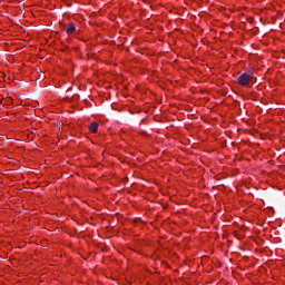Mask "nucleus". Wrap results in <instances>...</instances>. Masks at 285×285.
I'll list each match as a JSON object with an SVG mask.
<instances>
[{"mask_svg":"<svg viewBox=\"0 0 285 285\" xmlns=\"http://www.w3.org/2000/svg\"><path fill=\"white\" fill-rule=\"evenodd\" d=\"M250 79H253V77L249 73L244 72L237 78V81L239 86H248Z\"/></svg>","mask_w":285,"mask_h":285,"instance_id":"f257e3e1","label":"nucleus"},{"mask_svg":"<svg viewBox=\"0 0 285 285\" xmlns=\"http://www.w3.org/2000/svg\"><path fill=\"white\" fill-rule=\"evenodd\" d=\"M89 130H90V132H97V130H99V124L91 122Z\"/></svg>","mask_w":285,"mask_h":285,"instance_id":"f03ea898","label":"nucleus"},{"mask_svg":"<svg viewBox=\"0 0 285 285\" xmlns=\"http://www.w3.org/2000/svg\"><path fill=\"white\" fill-rule=\"evenodd\" d=\"M67 35H72V24L67 28Z\"/></svg>","mask_w":285,"mask_h":285,"instance_id":"7ed1b4c3","label":"nucleus"},{"mask_svg":"<svg viewBox=\"0 0 285 285\" xmlns=\"http://www.w3.org/2000/svg\"><path fill=\"white\" fill-rule=\"evenodd\" d=\"M72 32H77V28H75V26H72Z\"/></svg>","mask_w":285,"mask_h":285,"instance_id":"20e7f679","label":"nucleus"},{"mask_svg":"<svg viewBox=\"0 0 285 285\" xmlns=\"http://www.w3.org/2000/svg\"><path fill=\"white\" fill-rule=\"evenodd\" d=\"M75 97H77V95H73V101H75Z\"/></svg>","mask_w":285,"mask_h":285,"instance_id":"39448f33","label":"nucleus"}]
</instances>
